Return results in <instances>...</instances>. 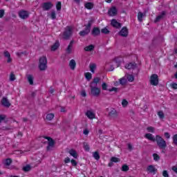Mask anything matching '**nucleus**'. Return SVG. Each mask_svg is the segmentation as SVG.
<instances>
[{"mask_svg": "<svg viewBox=\"0 0 177 177\" xmlns=\"http://www.w3.org/2000/svg\"><path fill=\"white\" fill-rule=\"evenodd\" d=\"M99 82H100V78L94 77L93 81L90 83L91 94L92 96H95L96 97L100 96L102 90L100 88L97 87V84H99Z\"/></svg>", "mask_w": 177, "mask_h": 177, "instance_id": "f257e3e1", "label": "nucleus"}, {"mask_svg": "<svg viewBox=\"0 0 177 177\" xmlns=\"http://www.w3.org/2000/svg\"><path fill=\"white\" fill-rule=\"evenodd\" d=\"M41 142L44 145H46V143H48V145L46 147V150L48 151H50V149H52V147L55 146V140H53L50 137H48V136L41 137Z\"/></svg>", "mask_w": 177, "mask_h": 177, "instance_id": "f03ea898", "label": "nucleus"}, {"mask_svg": "<svg viewBox=\"0 0 177 177\" xmlns=\"http://www.w3.org/2000/svg\"><path fill=\"white\" fill-rule=\"evenodd\" d=\"M155 142H156V145L160 150H165L167 149V142L160 135L156 136Z\"/></svg>", "mask_w": 177, "mask_h": 177, "instance_id": "7ed1b4c3", "label": "nucleus"}, {"mask_svg": "<svg viewBox=\"0 0 177 177\" xmlns=\"http://www.w3.org/2000/svg\"><path fill=\"white\" fill-rule=\"evenodd\" d=\"M39 68L40 71H45L48 68V59L46 57L43 56L39 59Z\"/></svg>", "mask_w": 177, "mask_h": 177, "instance_id": "20e7f679", "label": "nucleus"}, {"mask_svg": "<svg viewBox=\"0 0 177 177\" xmlns=\"http://www.w3.org/2000/svg\"><path fill=\"white\" fill-rule=\"evenodd\" d=\"M71 35H73V28L71 26H67L63 33L62 38L64 39H70Z\"/></svg>", "mask_w": 177, "mask_h": 177, "instance_id": "39448f33", "label": "nucleus"}, {"mask_svg": "<svg viewBox=\"0 0 177 177\" xmlns=\"http://www.w3.org/2000/svg\"><path fill=\"white\" fill-rule=\"evenodd\" d=\"M150 84L151 85H153V86H157V85H158V75L157 74L151 75Z\"/></svg>", "mask_w": 177, "mask_h": 177, "instance_id": "423d86ee", "label": "nucleus"}, {"mask_svg": "<svg viewBox=\"0 0 177 177\" xmlns=\"http://www.w3.org/2000/svg\"><path fill=\"white\" fill-rule=\"evenodd\" d=\"M18 15L20 17V19H22L23 20H26V19H28V17L30 16V13L27 10H21Z\"/></svg>", "mask_w": 177, "mask_h": 177, "instance_id": "0eeeda50", "label": "nucleus"}, {"mask_svg": "<svg viewBox=\"0 0 177 177\" xmlns=\"http://www.w3.org/2000/svg\"><path fill=\"white\" fill-rule=\"evenodd\" d=\"M120 37L123 38H127L128 37V34H129V31L128 30V28L127 26L123 27L120 32H118Z\"/></svg>", "mask_w": 177, "mask_h": 177, "instance_id": "6e6552de", "label": "nucleus"}, {"mask_svg": "<svg viewBox=\"0 0 177 177\" xmlns=\"http://www.w3.org/2000/svg\"><path fill=\"white\" fill-rule=\"evenodd\" d=\"M41 8L43 10H50V9L53 8V3L50 1L44 2L43 3Z\"/></svg>", "mask_w": 177, "mask_h": 177, "instance_id": "1a4fd4ad", "label": "nucleus"}, {"mask_svg": "<svg viewBox=\"0 0 177 177\" xmlns=\"http://www.w3.org/2000/svg\"><path fill=\"white\" fill-rule=\"evenodd\" d=\"M111 26L112 27H113V28H116L118 30H120V28H121V27H122V24L120 23V22H118L116 21V19H112L111 21Z\"/></svg>", "mask_w": 177, "mask_h": 177, "instance_id": "9d476101", "label": "nucleus"}, {"mask_svg": "<svg viewBox=\"0 0 177 177\" xmlns=\"http://www.w3.org/2000/svg\"><path fill=\"white\" fill-rule=\"evenodd\" d=\"M109 117L111 120H117V118H118V113L117 112V111H115V109H113L109 112Z\"/></svg>", "mask_w": 177, "mask_h": 177, "instance_id": "9b49d317", "label": "nucleus"}, {"mask_svg": "<svg viewBox=\"0 0 177 177\" xmlns=\"http://www.w3.org/2000/svg\"><path fill=\"white\" fill-rule=\"evenodd\" d=\"M124 67L127 70H135L138 67V65L135 62H130L127 64Z\"/></svg>", "mask_w": 177, "mask_h": 177, "instance_id": "f8f14e48", "label": "nucleus"}, {"mask_svg": "<svg viewBox=\"0 0 177 177\" xmlns=\"http://www.w3.org/2000/svg\"><path fill=\"white\" fill-rule=\"evenodd\" d=\"M147 171L149 174H153V175H156V174L157 173V168L151 165L147 167Z\"/></svg>", "mask_w": 177, "mask_h": 177, "instance_id": "ddd939ff", "label": "nucleus"}, {"mask_svg": "<svg viewBox=\"0 0 177 177\" xmlns=\"http://www.w3.org/2000/svg\"><path fill=\"white\" fill-rule=\"evenodd\" d=\"M1 104L4 107H9L11 106L10 102H9V100H8V97H3L1 100Z\"/></svg>", "mask_w": 177, "mask_h": 177, "instance_id": "4468645a", "label": "nucleus"}, {"mask_svg": "<svg viewBox=\"0 0 177 177\" xmlns=\"http://www.w3.org/2000/svg\"><path fill=\"white\" fill-rule=\"evenodd\" d=\"M91 35L93 37H98V35H100V29L97 27H94L91 31Z\"/></svg>", "mask_w": 177, "mask_h": 177, "instance_id": "2eb2a0df", "label": "nucleus"}, {"mask_svg": "<svg viewBox=\"0 0 177 177\" xmlns=\"http://www.w3.org/2000/svg\"><path fill=\"white\" fill-rule=\"evenodd\" d=\"M86 115L89 120H93L96 118V115L92 111H87L86 112Z\"/></svg>", "mask_w": 177, "mask_h": 177, "instance_id": "dca6fc26", "label": "nucleus"}, {"mask_svg": "<svg viewBox=\"0 0 177 177\" xmlns=\"http://www.w3.org/2000/svg\"><path fill=\"white\" fill-rule=\"evenodd\" d=\"M12 162V160L11 158L5 159L3 161V164L4 167H5V168H9V167H10Z\"/></svg>", "mask_w": 177, "mask_h": 177, "instance_id": "f3484780", "label": "nucleus"}, {"mask_svg": "<svg viewBox=\"0 0 177 177\" xmlns=\"http://www.w3.org/2000/svg\"><path fill=\"white\" fill-rule=\"evenodd\" d=\"M117 8L115 7L111 8L109 11H108V15L109 16H116L117 15Z\"/></svg>", "mask_w": 177, "mask_h": 177, "instance_id": "a211bd4d", "label": "nucleus"}, {"mask_svg": "<svg viewBox=\"0 0 177 177\" xmlns=\"http://www.w3.org/2000/svg\"><path fill=\"white\" fill-rule=\"evenodd\" d=\"M145 138L146 139H148V140H150L151 142H156V137H153V134L151 133H146L145 135Z\"/></svg>", "mask_w": 177, "mask_h": 177, "instance_id": "6ab92c4d", "label": "nucleus"}, {"mask_svg": "<svg viewBox=\"0 0 177 177\" xmlns=\"http://www.w3.org/2000/svg\"><path fill=\"white\" fill-rule=\"evenodd\" d=\"M4 57L7 58V63H12V58L10 57V53L9 51H4Z\"/></svg>", "mask_w": 177, "mask_h": 177, "instance_id": "aec40b11", "label": "nucleus"}, {"mask_svg": "<svg viewBox=\"0 0 177 177\" xmlns=\"http://www.w3.org/2000/svg\"><path fill=\"white\" fill-rule=\"evenodd\" d=\"M89 32H91V30H89V29L85 28L84 30L80 31L79 34H80V37H85V36L88 35V34H89Z\"/></svg>", "mask_w": 177, "mask_h": 177, "instance_id": "412c9836", "label": "nucleus"}, {"mask_svg": "<svg viewBox=\"0 0 177 177\" xmlns=\"http://www.w3.org/2000/svg\"><path fill=\"white\" fill-rule=\"evenodd\" d=\"M77 66V63L75 62V60L71 59L69 62V66L71 68V70H75V66Z\"/></svg>", "mask_w": 177, "mask_h": 177, "instance_id": "4be33fe9", "label": "nucleus"}, {"mask_svg": "<svg viewBox=\"0 0 177 177\" xmlns=\"http://www.w3.org/2000/svg\"><path fill=\"white\" fill-rule=\"evenodd\" d=\"M69 154H71L72 156V157L73 158H78V153H77V151H75V149H71L68 151Z\"/></svg>", "mask_w": 177, "mask_h": 177, "instance_id": "5701e85b", "label": "nucleus"}, {"mask_svg": "<svg viewBox=\"0 0 177 177\" xmlns=\"http://www.w3.org/2000/svg\"><path fill=\"white\" fill-rule=\"evenodd\" d=\"M93 49H95V46H93V44H91L89 46L84 47V50L86 52H92Z\"/></svg>", "mask_w": 177, "mask_h": 177, "instance_id": "b1692460", "label": "nucleus"}, {"mask_svg": "<svg viewBox=\"0 0 177 177\" xmlns=\"http://www.w3.org/2000/svg\"><path fill=\"white\" fill-rule=\"evenodd\" d=\"M164 16H165V12L163 11L161 15L156 17V19L154 20L155 23H158V21H160V20H161Z\"/></svg>", "mask_w": 177, "mask_h": 177, "instance_id": "393cba45", "label": "nucleus"}, {"mask_svg": "<svg viewBox=\"0 0 177 177\" xmlns=\"http://www.w3.org/2000/svg\"><path fill=\"white\" fill-rule=\"evenodd\" d=\"M59 46H60V44H59V41H56L52 46H51V50L55 52V50H57V49H59Z\"/></svg>", "mask_w": 177, "mask_h": 177, "instance_id": "a878e982", "label": "nucleus"}, {"mask_svg": "<svg viewBox=\"0 0 177 177\" xmlns=\"http://www.w3.org/2000/svg\"><path fill=\"white\" fill-rule=\"evenodd\" d=\"M145 16H146V14H143V12H139L138 14V21H143V17H145Z\"/></svg>", "mask_w": 177, "mask_h": 177, "instance_id": "bb28decb", "label": "nucleus"}, {"mask_svg": "<svg viewBox=\"0 0 177 177\" xmlns=\"http://www.w3.org/2000/svg\"><path fill=\"white\" fill-rule=\"evenodd\" d=\"M27 78L30 85H34V77H32V75H28Z\"/></svg>", "mask_w": 177, "mask_h": 177, "instance_id": "cd10ccee", "label": "nucleus"}, {"mask_svg": "<svg viewBox=\"0 0 177 177\" xmlns=\"http://www.w3.org/2000/svg\"><path fill=\"white\" fill-rule=\"evenodd\" d=\"M84 8H86V9H88V10H91V9H93V3L91 2H87L85 3Z\"/></svg>", "mask_w": 177, "mask_h": 177, "instance_id": "c85d7f7f", "label": "nucleus"}, {"mask_svg": "<svg viewBox=\"0 0 177 177\" xmlns=\"http://www.w3.org/2000/svg\"><path fill=\"white\" fill-rule=\"evenodd\" d=\"M55 118V114L54 113H48L46 116V120L47 121H52Z\"/></svg>", "mask_w": 177, "mask_h": 177, "instance_id": "c756f323", "label": "nucleus"}, {"mask_svg": "<svg viewBox=\"0 0 177 177\" xmlns=\"http://www.w3.org/2000/svg\"><path fill=\"white\" fill-rule=\"evenodd\" d=\"M93 158H95V160H97V161H99V160H100V155L99 154L98 151L93 152Z\"/></svg>", "mask_w": 177, "mask_h": 177, "instance_id": "7c9ffc66", "label": "nucleus"}, {"mask_svg": "<svg viewBox=\"0 0 177 177\" xmlns=\"http://www.w3.org/2000/svg\"><path fill=\"white\" fill-rule=\"evenodd\" d=\"M115 62L116 63L117 67H120V64H121V62H122V58L121 57H115Z\"/></svg>", "mask_w": 177, "mask_h": 177, "instance_id": "2f4dec72", "label": "nucleus"}, {"mask_svg": "<svg viewBox=\"0 0 177 177\" xmlns=\"http://www.w3.org/2000/svg\"><path fill=\"white\" fill-rule=\"evenodd\" d=\"M85 77L88 81H91L92 80V73H86Z\"/></svg>", "mask_w": 177, "mask_h": 177, "instance_id": "473e14b6", "label": "nucleus"}, {"mask_svg": "<svg viewBox=\"0 0 177 177\" xmlns=\"http://www.w3.org/2000/svg\"><path fill=\"white\" fill-rule=\"evenodd\" d=\"M89 68H90V71H91V73H95V70L96 68V64H90Z\"/></svg>", "mask_w": 177, "mask_h": 177, "instance_id": "72a5a7b5", "label": "nucleus"}, {"mask_svg": "<svg viewBox=\"0 0 177 177\" xmlns=\"http://www.w3.org/2000/svg\"><path fill=\"white\" fill-rule=\"evenodd\" d=\"M93 23V21L90 20L88 21V23L87 26H86V29L88 30V31H91V27H92V24Z\"/></svg>", "mask_w": 177, "mask_h": 177, "instance_id": "f704fd0d", "label": "nucleus"}, {"mask_svg": "<svg viewBox=\"0 0 177 177\" xmlns=\"http://www.w3.org/2000/svg\"><path fill=\"white\" fill-rule=\"evenodd\" d=\"M122 171H123V172H127V171H129V167L127 165H122Z\"/></svg>", "mask_w": 177, "mask_h": 177, "instance_id": "c9c22d12", "label": "nucleus"}, {"mask_svg": "<svg viewBox=\"0 0 177 177\" xmlns=\"http://www.w3.org/2000/svg\"><path fill=\"white\" fill-rule=\"evenodd\" d=\"M153 160L154 161H160V155L157 154V153H153Z\"/></svg>", "mask_w": 177, "mask_h": 177, "instance_id": "e433bc0d", "label": "nucleus"}, {"mask_svg": "<svg viewBox=\"0 0 177 177\" xmlns=\"http://www.w3.org/2000/svg\"><path fill=\"white\" fill-rule=\"evenodd\" d=\"M111 162H120V161H121V160L117 157H112L111 158Z\"/></svg>", "mask_w": 177, "mask_h": 177, "instance_id": "4c0bfd02", "label": "nucleus"}, {"mask_svg": "<svg viewBox=\"0 0 177 177\" xmlns=\"http://www.w3.org/2000/svg\"><path fill=\"white\" fill-rule=\"evenodd\" d=\"M56 9L57 10H58V12H59V10H62V2L60 1L57 2Z\"/></svg>", "mask_w": 177, "mask_h": 177, "instance_id": "58836bf2", "label": "nucleus"}, {"mask_svg": "<svg viewBox=\"0 0 177 177\" xmlns=\"http://www.w3.org/2000/svg\"><path fill=\"white\" fill-rule=\"evenodd\" d=\"M101 32L102 34L107 35V34H110V30H109V29H107V28H104L101 30Z\"/></svg>", "mask_w": 177, "mask_h": 177, "instance_id": "ea45409f", "label": "nucleus"}, {"mask_svg": "<svg viewBox=\"0 0 177 177\" xmlns=\"http://www.w3.org/2000/svg\"><path fill=\"white\" fill-rule=\"evenodd\" d=\"M135 80V77H133V75H129L127 76V80L129 82H133V80Z\"/></svg>", "mask_w": 177, "mask_h": 177, "instance_id": "a19ab883", "label": "nucleus"}, {"mask_svg": "<svg viewBox=\"0 0 177 177\" xmlns=\"http://www.w3.org/2000/svg\"><path fill=\"white\" fill-rule=\"evenodd\" d=\"M83 146H84V149L86 151H89V150H90L89 145L86 142H84Z\"/></svg>", "mask_w": 177, "mask_h": 177, "instance_id": "79ce46f5", "label": "nucleus"}, {"mask_svg": "<svg viewBox=\"0 0 177 177\" xmlns=\"http://www.w3.org/2000/svg\"><path fill=\"white\" fill-rule=\"evenodd\" d=\"M30 169L31 167H30V165H26L23 167V171H24V172H28V171H30Z\"/></svg>", "mask_w": 177, "mask_h": 177, "instance_id": "37998d69", "label": "nucleus"}, {"mask_svg": "<svg viewBox=\"0 0 177 177\" xmlns=\"http://www.w3.org/2000/svg\"><path fill=\"white\" fill-rule=\"evenodd\" d=\"M50 17L52 20H55L56 19V12L55 10H53L50 14Z\"/></svg>", "mask_w": 177, "mask_h": 177, "instance_id": "c03bdc74", "label": "nucleus"}, {"mask_svg": "<svg viewBox=\"0 0 177 177\" xmlns=\"http://www.w3.org/2000/svg\"><path fill=\"white\" fill-rule=\"evenodd\" d=\"M173 143L175 145V146H177V134H175L173 136Z\"/></svg>", "mask_w": 177, "mask_h": 177, "instance_id": "a18cd8bd", "label": "nucleus"}, {"mask_svg": "<svg viewBox=\"0 0 177 177\" xmlns=\"http://www.w3.org/2000/svg\"><path fill=\"white\" fill-rule=\"evenodd\" d=\"M107 83L106 82H104L102 83V91H107Z\"/></svg>", "mask_w": 177, "mask_h": 177, "instance_id": "49530a36", "label": "nucleus"}, {"mask_svg": "<svg viewBox=\"0 0 177 177\" xmlns=\"http://www.w3.org/2000/svg\"><path fill=\"white\" fill-rule=\"evenodd\" d=\"M122 106L123 107H127L128 106V101H127V100H123L122 101Z\"/></svg>", "mask_w": 177, "mask_h": 177, "instance_id": "de8ad7c7", "label": "nucleus"}, {"mask_svg": "<svg viewBox=\"0 0 177 177\" xmlns=\"http://www.w3.org/2000/svg\"><path fill=\"white\" fill-rule=\"evenodd\" d=\"M16 80V76L13 74V73H11L10 75V81H15Z\"/></svg>", "mask_w": 177, "mask_h": 177, "instance_id": "09e8293b", "label": "nucleus"}, {"mask_svg": "<svg viewBox=\"0 0 177 177\" xmlns=\"http://www.w3.org/2000/svg\"><path fill=\"white\" fill-rule=\"evenodd\" d=\"M109 92H118V88L117 87H112L111 89H109Z\"/></svg>", "mask_w": 177, "mask_h": 177, "instance_id": "8fccbe9b", "label": "nucleus"}, {"mask_svg": "<svg viewBox=\"0 0 177 177\" xmlns=\"http://www.w3.org/2000/svg\"><path fill=\"white\" fill-rule=\"evenodd\" d=\"M147 131H148L149 132H151L152 133H153L154 132V127H148L147 128Z\"/></svg>", "mask_w": 177, "mask_h": 177, "instance_id": "3c124183", "label": "nucleus"}, {"mask_svg": "<svg viewBox=\"0 0 177 177\" xmlns=\"http://www.w3.org/2000/svg\"><path fill=\"white\" fill-rule=\"evenodd\" d=\"M120 83L121 84V85H125V84H127V80H125L124 78H121L120 80Z\"/></svg>", "mask_w": 177, "mask_h": 177, "instance_id": "603ef678", "label": "nucleus"}, {"mask_svg": "<svg viewBox=\"0 0 177 177\" xmlns=\"http://www.w3.org/2000/svg\"><path fill=\"white\" fill-rule=\"evenodd\" d=\"M71 46H68L67 48L66 49V53H68V55H70V53H71Z\"/></svg>", "mask_w": 177, "mask_h": 177, "instance_id": "864d4df0", "label": "nucleus"}, {"mask_svg": "<svg viewBox=\"0 0 177 177\" xmlns=\"http://www.w3.org/2000/svg\"><path fill=\"white\" fill-rule=\"evenodd\" d=\"M158 115L160 117V118H164V112H162V111H158Z\"/></svg>", "mask_w": 177, "mask_h": 177, "instance_id": "5fc2aeb1", "label": "nucleus"}, {"mask_svg": "<svg viewBox=\"0 0 177 177\" xmlns=\"http://www.w3.org/2000/svg\"><path fill=\"white\" fill-rule=\"evenodd\" d=\"M71 162L73 167H77V164H78V162H77L75 161V160H74V159H72V160H71Z\"/></svg>", "mask_w": 177, "mask_h": 177, "instance_id": "6e6d98bb", "label": "nucleus"}, {"mask_svg": "<svg viewBox=\"0 0 177 177\" xmlns=\"http://www.w3.org/2000/svg\"><path fill=\"white\" fill-rule=\"evenodd\" d=\"M162 176L164 177H169V174H168V171L164 170L162 172Z\"/></svg>", "mask_w": 177, "mask_h": 177, "instance_id": "4d7b16f0", "label": "nucleus"}, {"mask_svg": "<svg viewBox=\"0 0 177 177\" xmlns=\"http://www.w3.org/2000/svg\"><path fill=\"white\" fill-rule=\"evenodd\" d=\"M4 15H5V10H0V19H2V17H3Z\"/></svg>", "mask_w": 177, "mask_h": 177, "instance_id": "13d9d810", "label": "nucleus"}, {"mask_svg": "<svg viewBox=\"0 0 177 177\" xmlns=\"http://www.w3.org/2000/svg\"><path fill=\"white\" fill-rule=\"evenodd\" d=\"M6 118V116L5 115H0V122L3 121Z\"/></svg>", "mask_w": 177, "mask_h": 177, "instance_id": "bf43d9fd", "label": "nucleus"}, {"mask_svg": "<svg viewBox=\"0 0 177 177\" xmlns=\"http://www.w3.org/2000/svg\"><path fill=\"white\" fill-rule=\"evenodd\" d=\"M171 87L173 88V89H177V84L176 83H172L171 84Z\"/></svg>", "mask_w": 177, "mask_h": 177, "instance_id": "052dcab7", "label": "nucleus"}, {"mask_svg": "<svg viewBox=\"0 0 177 177\" xmlns=\"http://www.w3.org/2000/svg\"><path fill=\"white\" fill-rule=\"evenodd\" d=\"M165 136L166 137V139H169V138H171V135L168 132L165 133Z\"/></svg>", "mask_w": 177, "mask_h": 177, "instance_id": "680f3d73", "label": "nucleus"}, {"mask_svg": "<svg viewBox=\"0 0 177 177\" xmlns=\"http://www.w3.org/2000/svg\"><path fill=\"white\" fill-rule=\"evenodd\" d=\"M64 162L65 164H68V162H70V158L68 157L65 158Z\"/></svg>", "mask_w": 177, "mask_h": 177, "instance_id": "e2e57ef3", "label": "nucleus"}, {"mask_svg": "<svg viewBox=\"0 0 177 177\" xmlns=\"http://www.w3.org/2000/svg\"><path fill=\"white\" fill-rule=\"evenodd\" d=\"M81 95L83 97H85L86 96V92L85 91H82Z\"/></svg>", "mask_w": 177, "mask_h": 177, "instance_id": "0e129e2a", "label": "nucleus"}, {"mask_svg": "<svg viewBox=\"0 0 177 177\" xmlns=\"http://www.w3.org/2000/svg\"><path fill=\"white\" fill-rule=\"evenodd\" d=\"M60 111L61 113H66V108H64V106H62Z\"/></svg>", "mask_w": 177, "mask_h": 177, "instance_id": "69168bd1", "label": "nucleus"}, {"mask_svg": "<svg viewBox=\"0 0 177 177\" xmlns=\"http://www.w3.org/2000/svg\"><path fill=\"white\" fill-rule=\"evenodd\" d=\"M128 149H129V150H130V151H132V145L131 144H130V143L128 144Z\"/></svg>", "mask_w": 177, "mask_h": 177, "instance_id": "338daca9", "label": "nucleus"}, {"mask_svg": "<svg viewBox=\"0 0 177 177\" xmlns=\"http://www.w3.org/2000/svg\"><path fill=\"white\" fill-rule=\"evenodd\" d=\"M83 133L84 135H88V133H89V131H88V129H85V130H84Z\"/></svg>", "mask_w": 177, "mask_h": 177, "instance_id": "774afa93", "label": "nucleus"}]
</instances>
